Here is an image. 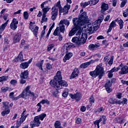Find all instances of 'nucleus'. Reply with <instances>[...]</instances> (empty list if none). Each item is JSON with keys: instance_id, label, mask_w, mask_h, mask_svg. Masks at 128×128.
I'll return each mask as SVG.
<instances>
[{"instance_id": "obj_1", "label": "nucleus", "mask_w": 128, "mask_h": 128, "mask_svg": "<svg viewBox=\"0 0 128 128\" xmlns=\"http://www.w3.org/2000/svg\"><path fill=\"white\" fill-rule=\"evenodd\" d=\"M72 22L75 26L69 32V36H72L76 34L78 30L82 26H84L88 22V17L86 16V12H83L79 18H72Z\"/></svg>"}, {"instance_id": "obj_2", "label": "nucleus", "mask_w": 128, "mask_h": 128, "mask_svg": "<svg viewBox=\"0 0 128 128\" xmlns=\"http://www.w3.org/2000/svg\"><path fill=\"white\" fill-rule=\"evenodd\" d=\"M60 71H58L56 76L54 77V79L50 81V84L56 88V90L62 88V86H68V83L66 81L62 80V77L60 74Z\"/></svg>"}, {"instance_id": "obj_3", "label": "nucleus", "mask_w": 128, "mask_h": 128, "mask_svg": "<svg viewBox=\"0 0 128 128\" xmlns=\"http://www.w3.org/2000/svg\"><path fill=\"white\" fill-rule=\"evenodd\" d=\"M90 74L94 78L98 76L99 80H102V78L104 76V69L102 67V64H100L97 66L94 71L90 72Z\"/></svg>"}, {"instance_id": "obj_4", "label": "nucleus", "mask_w": 128, "mask_h": 128, "mask_svg": "<svg viewBox=\"0 0 128 128\" xmlns=\"http://www.w3.org/2000/svg\"><path fill=\"white\" fill-rule=\"evenodd\" d=\"M2 108H4V110L2 112L1 114L3 116H4L8 114H10V110L8 108V102H2Z\"/></svg>"}, {"instance_id": "obj_5", "label": "nucleus", "mask_w": 128, "mask_h": 128, "mask_svg": "<svg viewBox=\"0 0 128 128\" xmlns=\"http://www.w3.org/2000/svg\"><path fill=\"white\" fill-rule=\"evenodd\" d=\"M41 122L40 121V119L38 118V116L34 118L33 121L31 122L30 126L31 128H34V126H40Z\"/></svg>"}, {"instance_id": "obj_6", "label": "nucleus", "mask_w": 128, "mask_h": 128, "mask_svg": "<svg viewBox=\"0 0 128 128\" xmlns=\"http://www.w3.org/2000/svg\"><path fill=\"white\" fill-rule=\"evenodd\" d=\"M52 20H56L58 14V8H56V6H54L52 8Z\"/></svg>"}, {"instance_id": "obj_7", "label": "nucleus", "mask_w": 128, "mask_h": 128, "mask_svg": "<svg viewBox=\"0 0 128 128\" xmlns=\"http://www.w3.org/2000/svg\"><path fill=\"white\" fill-rule=\"evenodd\" d=\"M120 67L121 68V70L119 72L120 74H128V66H124L122 63L120 65Z\"/></svg>"}, {"instance_id": "obj_8", "label": "nucleus", "mask_w": 128, "mask_h": 128, "mask_svg": "<svg viewBox=\"0 0 128 128\" xmlns=\"http://www.w3.org/2000/svg\"><path fill=\"white\" fill-rule=\"evenodd\" d=\"M100 8L101 10H100V12H101L102 14H104V12H106V10H108V4L105 2H102Z\"/></svg>"}, {"instance_id": "obj_9", "label": "nucleus", "mask_w": 128, "mask_h": 128, "mask_svg": "<svg viewBox=\"0 0 128 128\" xmlns=\"http://www.w3.org/2000/svg\"><path fill=\"white\" fill-rule=\"evenodd\" d=\"M18 21L16 20V19L14 18L12 22L10 24V28L13 30H16V28H18Z\"/></svg>"}, {"instance_id": "obj_10", "label": "nucleus", "mask_w": 128, "mask_h": 128, "mask_svg": "<svg viewBox=\"0 0 128 128\" xmlns=\"http://www.w3.org/2000/svg\"><path fill=\"white\" fill-rule=\"evenodd\" d=\"M54 36H59L58 40L60 42L62 40V36L60 35V27H57L56 29L54 30Z\"/></svg>"}, {"instance_id": "obj_11", "label": "nucleus", "mask_w": 128, "mask_h": 128, "mask_svg": "<svg viewBox=\"0 0 128 128\" xmlns=\"http://www.w3.org/2000/svg\"><path fill=\"white\" fill-rule=\"evenodd\" d=\"M112 85V84L110 81H108L105 84V88L106 92L110 94V92H112V90L110 88V86Z\"/></svg>"}, {"instance_id": "obj_12", "label": "nucleus", "mask_w": 128, "mask_h": 128, "mask_svg": "<svg viewBox=\"0 0 128 128\" xmlns=\"http://www.w3.org/2000/svg\"><path fill=\"white\" fill-rule=\"evenodd\" d=\"M28 78V70H26L23 72H22L20 74V78H24L26 80Z\"/></svg>"}, {"instance_id": "obj_13", "label": "nucleus", "mask_w": 128, "mask_h": 128, "mask_svg": "<svg viewBox=\"0 0 128 128\" xmlns=\"http://www.w3.org/2000/svg\"><path fill=\"white\" fill-rule=\"evenodd\" d=\"M70 96L71 98H76V100H80V98L82 96H80V94L77 92L75 94H70Z\"/></svg>"}, {"instance_id": "obj_14", "label": "nucleus", "mask_w": 128, "mask_h": 128, "mask_svg": "<svg viewBox=\"0 0 128 128\" xmlns=\"http://www.w3.org/2000/svg\"><path fill=\"white\" fill-rule=\"evenodd\" d=\"M78 76V69L75 68L70 76V79L74 78H76Z\"/></svg>"}, {"instance_id": "obj_15", "label": "nucleus", "mask_w": 128, "mask_h": 128, "mask_svg": "<svg viewBox=\"0 0 128 128\" xmlns=\"http://www.w3.org/2000/svg\"><path fill=\"white\" fill-rule=\"evenodd\" d=\"M86 38H88V36L86 35V34L82 33V37L80 39V45L82 44H86Z\"/></svg>"}, {"instance_id": "obj_16", "label": "nucleus", "mask_w": 128, "mask_h": 128, "mask_svg": "<svg viewBox=\"0 0 128 128\" xmlns=\"http://www.w3.org/2000/svg\"><path fill=\"white\" fill-rule=\"evenodd\" d=\"M20 38H22V35L20 33L16 34L14 38V43L16 44V42H18L20 40Z\"/></svg>"}, {"instance_id": "obj_17", "label": "nucleus", "mask_w": 128, "mask_h": 128, "mask_svg": "<svg viewBox=\"0 0 128 128\" xmlns=\"http://www.w3.org/2000/svg\"><path fill=\"white\" fill-rule=\"evenodd\" d=\"M72 56V52H68L66 53L65 56L63 58V62H66V60H68Z\"/></svg>"}, {"instance_id": "obj_18", "label": "nucleus", "mask_w": 128, "mask_h": 128, "mask_svg": "<svg viewBox=\"0 0 128 128\" xmlns=\"http://www.w3.org/2000/svg\"><path fill=\"white\" fill-rule=\"evenodd\" d=\"M72 42H74V44H76L78 46H80V38L77 36L74 37L72 40Z\"/></svg>"}, {"instance_id": "obj_19", "label": "nucleus", "mask_w": 128, "mask_h": 128, "mask_svg": "<svg viewBox=\"0 0 128 128\" xmlns=\"http://www.w3.org/2000/svg\"><path fill=\"white\" fill-rule=\"evenodd\" d=\"M28 93L27 92H26V91L23 90L22 93L20 94V97L22 98H24L25 100H28V96L29 94H28Z\"/></svg>"}, {"instance_id": "obj_20", "label": "nucleus", "mask_w": 128, "mask_h": 128, "mask_svg": "<svg viewBox=\"0 0 128 128\" xmlns=\"http://www.w3.org/2000/svg\"><path fill=\"white\" fill-rule=\"evenodd\" d=\"M9 21H10V20H8L5 23H4L1 25V26H0V32H2L6 28V26H8V24Z\"/></svg>"}, {"instance_id": "obj_21", "label": "nucleus", "mask_w": 128, "mask_h": 128, "mask_svg": "<svg viewBox=\"0 0 128 128\" xmlns=\"http://www.w3.org/2000/svg\"><path fill=\"white\" fill-rule=\"evenodd\" d=\"M30 64H28V63H26V62H24L20 64V68H22L23 70H24L25 68H28Z\"/></svg>"}, {"instance_id": "obj_22", "label": "nucleus", "mask_w": 128, "mask_h": 128, "mask_svg": "<svg viewBox=\"0 0 128 128\" xmlns=\"http://www.w3.org/2000/svg\"><path fill=\"white\" fill-rule=\"evenodd\" d=\"M63 8V12L64 14H68V10H70V5L67 4L66 6H64Z\"/></svg>"}, {"instance_id": "obj_23", "label": "nucleus", "mask_w": 128, "mask_h": 128, "mask_svg": "<svg viewBox=\"0 0 128 128\" xmlns=\"http://www.w3.org/2000/svg\"><path fill=\"white\" fill-rule=\"evenodd\" d=\"M42 64H44V60H42L40 62L36 64V66H38L40 70H43Z\"/></svg>"}, {"instance_id": "obj_24", "label": "nucleus", "mask_w": 128, "mask_h": 128, "mask_svg": "<svg viewBox=\"0 0 128 128\" xmlns=\"http://www.w3.org/2000/svg\"><path fill=\"white\" fill-rule=\"evenodd\" d=\"M18 58L20 60V62H24V60H24V55H22V51H21L20 52Z\"/></svg>"}, {"instance_id": "obj_25", "label": "nucleus", "mask_w": 128, "mask_h": 128, "mask_svg": "<svg viewBox=\"0 0 128 128\" xmlns=\"http://www.w3.org/2000/svg\"><path fill=\"white\" fill-rule=\"evenodd\" d=\"M106 117L104 116H103L101 117H100V119H99V121L102 122V124H106Z\"/></svg>"}, {"instance_id": "obj_26", "label": "nucleus", "mask_w": 128, "mask_h": 128, "mask_svg": "<svg viewBox=\"0 0 128 128\" xmlns=\"http://www.w3.org/2000/svg\"><path fill=\"white\" fill-rule=\"evenodd\" d=\"M89 4H90V2L88 1L84 3H80V6H82V8H85L86 6H88Z\"/></svg>"}, {"instance_id": "obj_27", "label": "nucleus", "mask_w": 128, "mask_h": 128, "mask_svg": "<svg viewBox=\"0 0 128 128\" xmlns=\"http://www.w3.org/2000/svg\"><path fill=\"white\" fill-rule=\"evenodd\" d=\"M117 22H118L120 26V30H122V28H124V21L122 19H120V20H118V19Z\"/></svg>"}, {"instance_id": "obj_28", "label": "nucleus", "mask_w": 128, "mask_h": 128, "mask_svg": "<svg viewBox=\"0 0 128 128\" xmlns=\"http://www.w3.org/2000/svg\"><path fill=\"white\" fill-rule=\"evenodd\" d=\"M46 114L44 113L40 115L37 116L40 120H42L44 118H46Z\"/></svg>"}, {"instance_id": "obj_29", "label": "nucleus", "mask_w": 128, "mask_h": 128, "mask_svg": "<svg viewBox=\"0 0 128 128\" xmlns=\"http://www.w3.org/2000/svg\"><path fill=\"white\" fill-rule=\"evenodd\" d=\"M38 26H36L33 30L34 34L36 38H38Z\"/></svg>"}, {"instance_id": "obj_30", "label": "nucleus", "mask_w": 128, "mask_h": 128, "mask_svg": "<svg viewBox=\"0 0 128 128\" xmlns=\"http://www.w3.org/2000/svg\"><path fill=\"white\" fill-rule=\"evenodd\" d=\"M8 76H2L0 77V82H6L8 80Z\"/></svg>"}, {"instance_id": "obj_31", "label": "nucleus", "mask_w": 128, "mask_h": 128, "mask_svg": "<svg viewBox=\"0 0 128 128\" xmlns=\"http://www.w3.org/2000/svg\"><path fill=\"white\" fill-rule=\"evenodd\" d=\"M62 96H64V98H66V96H68V88H66L62 94Z\"/></svg>"}, {"instance_id": "obj_32", "label": "nucleus", "mask_w": 128, "mask_h": 128, "mask_svg": "<svg viewBox=\"0 0 128 128\" xmlns=\"http://www.w3.org/2000/svg\"><path fill=\"white\" fill-rule=\"evenodd\" d=\"M109 104H116V100L112 98H110L108 100Z\"/></svg>"}, {"instance_id": "obj_33", "label": "nucleus", "mask_w": 128, "mask_h": 128, "mask_svg": "<svg viewBox=\"0 0 128 128\" xmlns=\"http://www.w3.org/2000/svg\"><path fill=\"white\" fill-rule=\"evenodd\" d=\"M88 48H100V44H90Z\"/></svg>"}, {"instance_id": "obj_34", "label": "nucleus", "mask_w": 128, "mask_h": 128, "mask_svg": "<svg viewBox=\"0 0 128 128\" xmlns=\"http://www.w3.org/2000/svg\"><path fill=\"white\" fill-rule=\"evenodd\" d=\"M88 66H90L88 63V62H85V63H84V64H82L80 66V68H88Z\"/></svg>"}, {"instance_id": "obj_35", "label": "nucleus", "mask_w": 128, "mask_h": 128, "mask_svg": "<svg viewBox=\"0 0 128 128\" xmlns=\"http://www.w3.org/2000/svg\"><path fill=\"white\" fill-rule=\"evenodd\" d=\"M92 26H93L92 24H88L87 25V28H86L88 30L92 32Z\"/></svg>"}, {"instance_id": "obj_36", "label": "nucleus", "mask_w": 128, "mask_h": 128, "mask_svg": "<svg viewBox=\"0 0 128 128\" xmlns=\"http://www.w3.org/2000/svg\"><path fill=\"white\" fill-rule=\"evenodd\" d=\"M116 22H118V19H116L112 21L110 23V26H111L112 28H114L115 26H116Z\"/></svg>"}, {"instance_id": "obj_37", "label": "nucleus", "mask_w": 128, "mask_h": 128, "mask_svg": "<svg viewBox=\"0 0 128 128\" xmlns=\"http://www.w3.org/2000/svg\"><path fill=\"white\" fill-rule=\"evenodd\" d=\"M30 86H28L26 89L24 90V92H27L28 94H32V92H30Z\"/></svg>"}, {"instance_id": "obj_38", "label": "nucleus", "mask_w": 128, "mask_h": 128, "mask_svg": "<svg viewBox=\"0 0 128 128\" xmlns=\"http://www.w3.org/2000/svg\"><path fill=\"white\" fill-rule=\"evenodd\" d=\"M64 28H65V26L64 24H62V26H60L59 28L60 32H62V34H64V30H66V29Z\"/></svg>"}, {"instance_id": "obj_39", "label": "nucleus", "mask_w": 128, "mask_h": 128, "mask_svg": "<svg viewBox=\"0 0 128 128\" xmlns=\"http://www.w3.org/2000/svg\"><path fill=\"white\" fill-rule=\"evenodd\" d=\"M23 16H24V20L28 19V16L30 15L28 14V12H24Z\"/></svg>"}, {"instance_id": "obj_40", "label": "nucleus", "mask_w": 128, "mask_h": 128, "mask_svg": "<svg viewBox=\"0 0 128 128\" xmlns=\"http://www.w3.org/2000/svg\"><path fill=\"white\" fill-rule=\"evenodd\" d=\"M100 122L99 120H97L96 121L94 122V126L96 127L97 126L98 128H100Z\"/></svg>"}, {"instance_id": "obj_41", "label": "nucleus", "mask_w": 128, "mask_h": 128, "mask_svg": "<svg viewBox=\"0 0 128 128\" xmlns=\"http://www.w3.org/2000/svg\"><path fill=\"white\" fill-rule=\"evenodd\" d=\"M40 103L42 104H50V101L48 100H42L40 101Z\"/></svg>"}, {"instance_id": "obj_42", "label": "nucleus", "mask_w": 128, "mask_h": 128, "mask_svg": "<svg viewBox=\"0 0 128 128\" xmlns=\"http://www.w3.org/2000/svg\"><path fill=\"white\" fill-rule=\"evenodd\" d=\"M90 4H92V6H94L95 4H96L100 2V0H90Z\"/></svg>"}, {"instance_id": "obj_43", "label": "nucleus", "mask_w": 128, "mask_h": 128, "mask_svg": "<svg viewBox=\"0 0 128 128\" xmlns=\"http://www.w3.org/2000/svg\"><path fill=\"white\" fill-rule=\"evenodd\" d=\"M102 22H100V20L98 19V20H96L93 23V24H96V26H100Z\"/></svg>"}, {"instance_id": "obj_44", "label": "nucleus", "mask_w": 128, "mask_h": 128, "mask_svg": "<svg viewBox=\"0 0 128 128\" xmlns=\"http://www.w3.org/2000/svg\"><path fill=\"white\" fill-rule=\"evenodd\" d=\"M120 66L118 67H117V68L114 67L111 70V72H118V70H120Z\"/></svg>"}, {"instance_id": "obj_45", "label": "nucleus", "mask_w": 128, "mask_h": 128, "mask_svg": "<svg viewBox=\"0 0 128 128\" xmlns=\"http://www.w3.org/2000/svg\"><path fill=\"white\" fill-rule=\"evenodd\" d=\"M54 44L48 45V46L47 52H50V50H51L54 48Z\"/></svg>"}, {"instance_id": "obj_46", "label": "nucleus", "mask_w": 128, "mask_h": 128, "mask_svg": "<svg viewBox=\"0 0 128 128\" xmlns=\"http://www.w3.org/2000/svg\"><path fill=\"white\" fill-rule=\"evenodd\" d=\"M50 10V8H48V6H46V8L42 9L43 12L45 14H46L48 10Z\"/></svg>"}, {"instance_id": "obj_47", "label": "nucleus", "mask_w": 128, "mask_h": 128, "mask_svg": "<svg viewBox=\"0 0 128 128\" xmlns=\"http://www.w3.org/2000/svg\"><path fill=\"white\" fill-rule=\"evenodd\" d=\"M26 79H24V78H20V84H26Z\"/></svg>"}, {"instance_id": "obj_48", "label": "nucleus", "mask_w": 128, "mask_h": 128, "mask_svg": "<svg viewBox=\"0 0 128 128\" xmlns=\"http://www.w3.org/2000/svg\"><path fill=\"white\" fill-rule=\"evenodd\" d=\"M98 25H96L94 24H93V26H92V31H96L98 29Z\"/></svg>"}, {"instance_id": "obj_49", "label": "nucleus", "mask_w": 128, "mask_h": 128, "mask_svg": "<svg viewBox=\"0 0 128 128\" xmlns=\"http://www.w3.org/2000/svg\"><path fill=\"white\" fill-rule=\"evenodd\" d=\"M113 63H114V56H112L110 60L108 62V64H109V66H112V64Z\"/></svg>"}, {"instance_id": "obj_50", "label": "nucleus", "mask_w": 128, "mask_h": 128, "mask_svg": "<svg viewBox=\"0 0 128 128\" xmlns=\"http://www.w3.org/2000/svg\"><path fill=\"white\" fill-rule=\"evenodd\" d=\"M10 40H8V38H4V44H9L10 42Z\"/></svg>"}, {"instance_id": "obj_51", "label": "nucleus", "mask_w": 128, "mask_h": 128, "mask_svg": "<svg viewBox=\"0 0 128 128\" xmlns=\"http://www.w3.org/2000/svg\"><path fill=\"white\" fill-rule=\"evenodd\" d=\"M80 122H82V119L80 118H76V124H80Z\"/></svg>"}, {"instance_id": "obj_52", "label": "nucleus", "mask_w": 128, "mask_h": 128, "mask_svg": "<svg viewBox=\"0 0 128 128\" xmlns=\"http://www.w3.org/2000/svg\"><path fill=\"white\" fill-rule=\"evenodd\" d=\"M128 0H124V1L122 2L120 6V8H124V6L126 4Z\"/></svg>"}, {"instance_id": "obj_53", "label": "nucleus", "mask_w": 128, "mask_h": 128, "mask_svg": "<svg viewBox=\"0 0 128 128\" xmlns=\"http://www.w3.org/2000/svg\"><path fill=\"white\" fill-rule=\"evenodd\" d=\"M72 46H74L72 43H68V44H67V46H66L67 48H66V52H68V48H72Z\"/></svg>"}, {"instance_id": "obj_54", "label": "nucleus", "mask_w": 128, "mask_h": 128, "mask_svg": "<svg viewBox=\"0 0 128 128\" xmlns=\"http://www.w3.org/2000/svg\"><path fill=\"white\" fill-rule=\"evenodd\" d=\"M1 90L2 92H7V90H8V87H2L1 88Z\"/></svg>"}, {"instance_id": "obj_55", "label": "nucleus", "mask_w": 128, "mask_h": 128, "mask_svg": "<svg viewBox=\"0 0 128 128\" xmlns=\"http://www.w3.org/2000/svg\"><path fill=\"white\" fill-rule=\"evenodd\" d=\"M89 100L90 102V104H94V96H91L89 98Z\"/></svg>"}, {"instance_id": "obj_56", "label": "nucleus", "mask_w": 128, "mask_h": 128, "mask_svg": "<svg viewBox=\"0 0 128 128\" xmlns=\"http://www.w3.org/2000/svg\"><path fill=\"white\" fill-rule=\"evenodd\" d=\"M10 84L14 86V84H18V81L16 80H10Z\"/></svg>"}, {"instance_id": "obj_57", "label": "nucleus", "mask_w": 128, "mask_h": 128, "mask_svg": "<svg viewBox=\"0 0 128 128\" xmlns=\"http://www.w3.org/2000/svg\"><path fill=\"white\" fill-rule=\"evenodd\" d=\"M25 44H26V42H24V40H21V44H20V48H24V46Z\"/></svg>"}, {"instance_id": "obj_58", "label": "nucleus", "mask_w": 128, "mask_h": 128, "mask_svg": "<svg viewBox=\"0 0 128 128\" xmlns=\"http://www.w3.org/2000/svg\"><path fill=\"white\" fill-rule=\"evenodd\" d=\"M22 124V121L20 120V122L17 121L16 123V128H20V124Z\"/></svg>"}, {"instance_id": "obj_59", "label": "nucleus", "mask_w": 128, "mask_h": 128, "mask_svg": "<svg viewBox=\"0 0 128 128\" xmlns=\"http://www.w3.org/2000/svg\"><path fill=\"white\" fill-rule=\"evenodd\" d=\"M112 72H113L112 71V70H110V71L108 72V78H112V76H114V74H112Z\"/></svg>"}, {"instance_id": "obj_60", "label": "nucleus", "mask_w": 128, "mask_h": 128, "mask_svg": "<svg viewBox=\"0 0 128 128\" xmlns=\"http://www.w3.org/2000/svg\"><path fill=\"white\" fill-rule=\"evenodd\" d=\"M22 98L20 97V94L18 96H16V97H12V100H18L19 98Z\"/></svg>"}, {"instance_id": "obj_61", "label": "nucleus", "mask_w": 128, "mask_h": 128, "mask_svg": "<svg viewBox=\"0 0 128 128\" xmlns=\"http://www.w3.org/2000/svg\"><path fill=\"white\" fill-rule=\"evenodd\" d=\"M64 24H66V26H70V21H68V20H64Z\"/></svg>"}, {"instance_id": "obj_62", "label": "nucleus", "mask_w": 128, "mask_h": 128, "mask_svg": "<svg viewBox=\"0 0 128 128\" xmlns=\"http://www.w3.org/2000/svg\"><path fill=\"white\" fill-rule=\"evenodd\" d=\"M46 68H48V70H52V66L50 64H46Z\"/></svg>"}, {"instance_id": "obj_63", "label": "nucleus", "mask_w": 128, "mask_h": 128, "mask_svg": "<svg viewBox=\"0 0 128 128\" xmlns=\"http://www.w3.org/2000/svg\"><path fill=\"white\" fill-rule=\"evenodd\" d=\"M122 12L123 16H124V18H126L128 16V13L127 12H126L124 10H123Z\"/></svg>"}, {"instance_id": "obj_64", "label": "nucleus", "mask_w": 128, "mask_h": 128, "mask_svg": "<svg viewBox=\"0 0 128 128\" xmlns=\"http://www.w3.org/2000/svg\"><path fill=\"white\" fill-rule=\"evenodd\" d=\"M104 15H101L98 18V20H100V22H102L104 20Z\"/></svg>"}]
</instances>
